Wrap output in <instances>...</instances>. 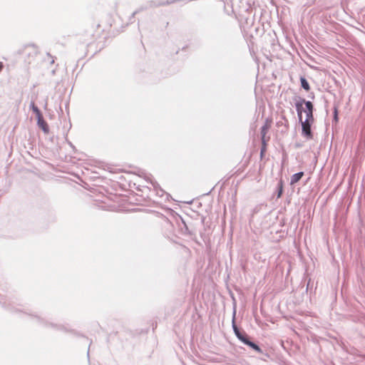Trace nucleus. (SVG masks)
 Masks as SVG:
<instances>
[{
    "instance_id": "1",
    "label": "nucleus",
    "mask_w": 365,
    "mask_h": 365,
    "mask_svg": "<svg viewBox=\"0 0 365 365\" xmlns=\"http://www.w3.org/2000/svg\"><path fill=\"white\" fill-rule=\"evenodd\" d=\"M313 123H314V121H311V120H308L302 121V133L308 139H312L313 138V135L311 131V125Z\"/></svg>"
},
{
    "instance_id": "2",
    "label": "nucleus",
    "mask_w": 365,
    "mask_h": 365,
    "mask_svg": "<svg viewBox=\"0 0 365 365\" xmlns=\"http://www.w3.org/2000/svg\"><path fill=\"white\" fill-rule=\"evenodd\" d=\"M303 103H304L306 109L304 110L306 113V120L314 121V115H313V104L311 101H306L303 100Z\"/></svg>"
},
{
    "instance_id": "3",
    "label": "nucleus",
    "mask_w": 365,
    "mask_h": 365,
    "mask_svg": "<svg viewBox=\"0 0 365 365\" xmlns=\"http://www.w3.org/2000/svg\"><path fill=\"white\" fill-rule=\"evenodd\" d=\"M303 175V172H299L298 173L293 175L291 178V184L293 185L297 183L299 180H300Z\"/></svg>"
},
{
    "instance_id": "4",
    "label": "nucleus",
    "mask_w": 365,
    "mask_h": 365,
    "mask_svg": "<svg viewBox=\"0 0 365 365\" xmlns=\"http://www.w3.org/2000/svg\"><path fill=\"white\" fill-rule=\"evenodd\" d=\"M31 108H32L33 111L36 113V115L38 118V122L40 123V121L43 118L42 114H41L40 110L38 108V107L35 105L34 103H31Z\"/></svg>"
},
{
    "instance_id": "5",
    "label": "nucleus",
    "mask_w": 365,
    "mask_h": 365,
    "mask_svg": "<svg viewBox=\"0 0 365 365\" xmlns=\"http://www.w3.org/2000/svg\"><path fill=\"white\" fill-rule=\"evenodd\" d=\"M300 81L302 87L307 91H309L310 90V86L307 81L304 77H301Z\"/></svg>"
},
{
    "instance_id": "6",
    "label": "nucleus",
    "mask_w": 365,
    "mask_h": 365,
    "mask_svg": "<svg viewBox=\"0 0 365 365\" xmlns=\"http://www.w3.org/2000/svg\"><path fill=\"white\" fill-rule=\"evenodd\" d=\"M269 127H270V124L266 123V125H264L262 128V138L263 143H264V137H265V135L267 134Z\"/></svg>"
},
{
    "instance_id": "7",
    "label": "nucleus",
    "mask_w": 365,
    "mask_h": 365,
    "mask_svg": "<svg viewBox=\"0 0 365 365\" xmlns=\"http://www.w3.org/2000/svg\"><path fill=\"white\" fill-rule=\"evenodd\" d=\"M246 344L248 345L249 346H250L252 349H253L254 350H255L256 351L259 352V353H261L262 352V349L259 348V346L258 345H257L256 344L252 342V341H248V342H246Z\"/></svg>"
},
{
    "instance_id": "8",
    "label": "nucleus",
    "mask_w": 365,
    "mask_h": 365,
    "mask_svg": "<svg viewBox=\"0 0 365 365\" xmlns=\"http://www.w3.org/2000/svg\"><path fill=\"white\" fill-rule=\"evenodd\" d=\"M24 51L28 54H31V53H33L35 54L36 53V49L34 46H26L24 48Z\"/></svg>"
},
{
    "instance_id": "9",
    "label": "nucleus",
    "mask_w": 365,
    "mask_h": 365,
    "mask_svg": "<svg viewBox=\"0 0 365 365\" xmlns=\"http://www.w3.org/2000/svg\"><path fill=\"white\" fill-rule=\"evenodd\" d=\"M296 107H297V111L299 113V120H302V117H301V113H302V103H298L296 104Z\"/></svg>"
},
{
    "instance_id": "10",
    "label": "nucleus",
    "mask_w": 365,
    "mask_h": 365,
    "mask_svg": "<svg viewBox=\"0 0 365 365\" xmlns=\"http://www.w3.org/2000/svg\"><path fill=\"white\" fill-rule=\"evenodd\" d=\"M240 341H242L245 344H246V342L250 341L248 336L246 334H245L242 337H240Z\"/></svg>"
},
{
    "instance_id": "11",
    "label": "nucleus",
    "mask_w": 365,
    "mask_h": 365,
    "mask_svg": "<svg viewBox=\"0 0 365 365\" xmlns=\"http://www.w3.org/2000/svg\"><path fill=\"white\" fill-rule=\"evenodd\" d=\"M233 329H234V331H235V333L236 335H237V333H240V330L238 329V328L237 327L236 325H233Z\"/></svg>"
},
{
    "instance_id": "12",
    "label": "nucleus",
    "mask_w": 365,
    "mask_h": 365,
    "mask_svg": "<svg viewBox=\"0 0 365 365\" xmlns=\"http://www.w3.org/2000/svg\"><path fill=\"white\" fill-rule=\"evenodd\" d=\"M245 334V332L237 333V336L240 340V337H242Z\"/></svg>"
},
{
    "instance_id": "13",
    "label": "nucleus",
    "mask_w": 365,
    "mask_h": 365,
    "mask_svg": "<svg viewBox=\"0 0 365 365\" xmlns=\"http://www.w3.org/2000/svg\"><path fill=\"white\" fill-rule=\"evenodd\" d=\"M337 115H337V110L335 109V110H334V119H335L336 121H337V120H338V116Z\"/></svg>"
},
{
    "instance_id": "14",
    "label": "nucleus",
    "mask_w": 365,
    "mask_h": 365,
    "mask_svg": "<svg viewBox=\"0 0 365 365\" xmlns=\"http://www.w3.org/2000/svg\"><path fill=\"white\" fill-rule=\"evenodd\" d=\"M3 63L2 62H0V72L1 71V70L3 69Z\"/></svg>"
},
{
    "instance_id": "15",
    "label": "nucleus",
    "mask_w": 365,
    "mask_h": 365,
    "mask_svg": "<svg viewBox=\"0 0 365 365\" xmlns=\"http://www.w3.org/2000/svg\"><path fill=\"white\" fill-rule=\"evenodd\" d=\"M281 194H282V189L280 190V191L279 192V194H278V197H279L281 196Z\"/></svg>"
},
{
    "instance_id": "16",
    "label": "nucleus",
    "mask_w": 365,
    "mask_h": 365,
    "mask_svg": "<svg viewBox=\"0 0 365 365\" xmlns=\"http://www.w3.org/2000/svg\"><path fill=\"white\" fill-rule=\"evenodd\" d=\"M41 122H42V127H44V124H45V123H44V122H43V119L40 121V123H41Z\"/></svg>"
}]
</instances>
